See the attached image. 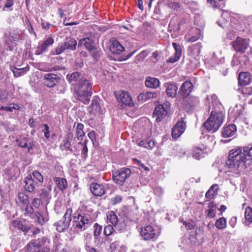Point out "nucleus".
Segmentation results:
<instances>
[{"mask_svg": "<svg viewBox=\"0 0 252 252\" xmlns=\"http://www.w3.org/2000/svg\"><path fill=\"white\" fill-rule=\"evenodd\" d=\"M7 98V93L5 91L0 90V101L4 102Z\"/></svg>", "mask_w": 252, "mask_h": 252, "instance_id": "obj_64", "label": "nucleus"}, {"mask_svg": "<svg viewBox=\"0 0 252 252\" xmlns=\"http://www.w3.org/2000/svg\"><path fill=\"white\" fill-rule=\"evenodd\" d=\"M111 52L115 54H120L125 50V48L117 40H115L110 47Z\"/></svg>", "mask_w": 252, "mask_h": 252, "instance_id": "obj_29", "label": "nucleus"}, {"mask_svg": "<svg viewBox=\"0 0 252 252\" xmlns=\"http://www.w3.org/2000/svg\"><path fill=\"white\" fill-rule=\"evenodd\" d=\"M149 52L147 50H144L137 55L134 59V63H138L143 61L144 59L149 55Z\"/></svg>", "mask_w": 252, "mask_h": 252, "instance_id": "obj_45", "label": "nucleus"}, {"mask_svg": "<svg viewBox=\"0 0 252 252\" xmlns=\"http://www.w3.org/2000/svg\"><path fill=\"white\" fill-rule=\"evenodd\" d=\"M186 128V122L185 118L182 117L172 129V136L174 139L180 137L185 131Z\"/></svg>", "mask_w": 252, "mask_h": 252, "instance_id": "obj_11", "label": "nucleus"}, {"mask_svg": "<svg viewBox=\"0 0 252 252\" xmlns=\"http://www.w3.org/2000/svg\"><path fill=\"white\" fill-rule=\"evenodd\" d=\"M232 45L235 51L244 53L249 46V41L246 39L238 37L234 41L232 42Z\"/></svg>", "mask_w": 252, "mask_h": 252, "instance_id": "obj_10", "label": "nucleus"}, {"mask_svg": "<svg viewBox=\"0 0 252 252\" xmlns=\"http://www.w3.org/2000/svg\"><path fill=\"white\" fill-rule=\"evenodd\" d=\"M24 183L25 184V189L29 192H33L35 189L36 186H38V182L34 181L31 175H29L25 178Z\"/></svg>", "mask_w": 252, "mask_h": 252, "instance_id": "obj_15", "label": "nucleus"}, {"mask_svg": "<svg viewBox=\"0 0 252 252\" xmlns=\"http://www.w3.org/2000/svg\"><path fill=\"white\" fill-rule=\"evenodd\" d=\"M192 84L190 81H185L181 86L180 92L182 96L186 97L192 89Z\"/></svg>", "mask_w": 252, "mask_h": 252, "instance_id": "obj_21", "label": "nucleus"}, {"mask_svg": "<svg viewBox=\"0 0 252 252\" xmlns=\"http://www.w3.org/2000/svg\"><path fill=\"white\" fill-rule=\"evenodd\" d=\"M16 142L19 147L22 148H27L28 149V152H30V150H32L34 146V144L30 142L28 143V138L26 137L17 139L16 140Z\"/></svg>", "mask_w": 252, "mask_h": 252, "instance_id": "obj_26", "label": "nucleus"}, {"mask_svg": "<svg viewBox=\"0 0 252 252\" xmlns=\"http://www.w3.org/2000/svg\"><path fill=\"white\" fill-rule=\"evenodd\" d=\"M252 160V145L233 149L229 152L226 165L236 173L243 172L247 161Z\"/></svg>", "mask_w": 252, "mask_h": 252, "instance_id": "obj_1", "label": "nucleus"}, {"mask_svg": "<svg viewBox=\"0 0 252 252\" xmlns=\"http://www.w3.org/2000/svg\"><path fill=\"white\" fill-rule=\"evenodd\" d=\"M172 46L175 50L174 55L180 58L182 54V49L180 45L174 42L172 43Z\"/></svg>", "mask_w": 252, "mask_h": 252, "instance_id": "obj_58", "label": "nucleus"}, {"mask_svg": "<svg viewBox=\"0 0 252 252\" xmlns=\"http://www.w3.org/2000/svg\"><path fill=\"white\" fill-rule=\"evenodd\" d=\"M12 70L14 73V76L16 77H18L22 75H24L27 71H28L29 67L17 68L15 67H13V68H12Z\"/></svg>", "mask_w": 252, "mask_h": 252, "instance_id": "obj_44", "label": "nucleus"}, {"mask_svg": "<svg viewBox=\"0 0 252 252\" xmlns=\"http://www.w3.org/2000/svg\"><path fill=\"white\" fill-rule=\"evenodd\" d=\"M43 127L44 129H42V131L44 132V136L47 139H48L50 136L49 127L47 124H44L43 125Z\"/></svg>", "mask_w": 252, "mask_h": 252, "instance_id": "obj_60", "label": "nucleus"}, {"mask_svg": "<svg viewBox=\"0 0 252 252\" xmlns=\"http://www.w3.org/2000/svg\"><path fill=\"white\" fill-rule=\"evenodd\" d=\"M54 181L59 189L63 191L67 188L68 184L65 178L55 177L54 178Z\"/></svg>", "mask_w": 252, "mask_h": 252, "instance_id": "obj_28", "label": "nucleus"}, {"mask_svg": "<svg viewBox=\"0 0 252 252\" xmlns=\"http://www.w3.org/2000/svg\"><path fill=\"white\" fill-rule=\"evenodd\" d=\"M165 85L167 95L171 97H175L177 94L178 87L173 83H167Z\"/></svg>", "mask_w": 252, "mask_h": 252, "instance_id": "obj_25", "label": "nucleus"}, {"mask_svg": "<svg viewBox=\"0 0 252 252\" xmlns=\"http://www.w3.org/2000/svg\"><path fill=\"white\" fill-rule=\"evenodd\" d=\"M32 219L34 220L40 225H43L48 220V218L44 216L38 211H35V213Z\"/></svg>", "mask_w": 252, "mask_h": 252, "instance_id": "obj_30", "label": "nucleus"}, {"mask_svg": "<svg viewBox=\"0 0 252 252\" xmlns=\"http://www.w3.org/2000/svg\"><path fill=\"white\" fill-rule=\"evenodd\" d=\"M114 228L112 225H108L104 227V234L105 236H109L113 233Z\"/></svg>", "mask_w": 252, "mask_h": 252, "instance_id": "obj_59", "label": "nucleus"}, {"mask_svg": "<svg viewBox=\"0 0 252 252\" xmlns=\"http://www.w3.org/2000/svg\"><path fill=\"white\" fill-rule=\"evenodd\" d=\"M118 101L125 106L132 107L134 103L130 94L126 91H120L116 94Z\"/></svg>", "mask_w": 252, "mask_h": 252, "instance_id": "obj_8", "label": "nucleus"}, {"mask_svg": "<svg viewBox=\"0 0 252 252\" xmlns=\"http://www.w3.org/2000/svg\"><path fill=\"white\" fill-rule=\"evenodd\" d=\"M186 101L190 107H193L199 103V98L195 96H190L187 98Z\"/></svg>", "mask_w": 252, "mask_h": 252, "instance_id": "obj_50", "label": "nucleus"}, {"mask_svg": "<svg viewBox=\"0 0 252 252\" xmlns=\"http://www.w3.org/2000/svg\"><path fill=\"white\" fill-rule=\"evenodd\" d=\"M220 115H221L220 117H221V119H220V123L221 125H222L223 122L224 115L221 111L217 110H212L210 116H212L213 118L214 117L213 121L215 122L217 121L218 116H220Z\"/></svg>", "mask_w": 252, "mask_h": 252, "instance_id": "obj_47", "label": "nucleus"}, {"mask_svg": "<svg viewBox=\"0 0 252 252\" xmlns=\"http://www.w3.org/2000/svg\"><path fill=\"white\" fill-rule=\"evenodd\" d=\"M209 209L206 210L207 213V216L210 218H213L216 216V207L213 202L208 203V206Z\"/></svg>", "mask_w": 252, "mask_h": 252, "instance_id": "obj_40", "label": "nucleus"}, {"mask_svg": "<svg viewBox=\"0 0 252 252\" xmlns=\"http://www.w3.org/2000/svg\"><path fill=\"white\" fill-rule=\"evenodd\" d=\"M4 41L5 45L8 50L12 51L16 46V44L12 41L11 38L7 35L6 33H4Z\"/></svg>", "mask_w": 252, "mask_h": 252, "instance_id": "obj_41", "label": "nucleus"}, {"mask_svg": "<svg viewBox=\"0 0 252 252\" xmlns=\"http://www.w3.org/2000/svg\"><path fill=\"white\" fill-rule=\"evenodd\" d=\"M170 107V102L166 101L163 104H159L155 108L153 116L156 117L157 122L161 121L166 116Z\"/></svg>", "mask_w": 252, "mask_h": 252, "instance_id": "obj_6", "label": "nucleus"}, {"mask_svg": "<svg viewBox=\"0 0 252 252\" xmlns=\"http://www.w3.org/2000/svg\"><path fill=\"white\" fill-rule=\"evenodd\" d=\"M243 112V108L241 104H236L234 107H231L229 109L228 113L232 115L234 118H237L240 116Z\"/></svg>", "mask_w": 252, "mask_h": 252, "instance_id": "obj_27", "label": "nucleus"}, {"mask_svg": "<svg viewBox=\"0 0 252 252\" xmlns=\"http://www.w3.org/2000/svg\"><path fill=\"white\" fill-rule=\"evenodd\" d=\"M73 225L75 229L83 231L88 228L92 223V217L86 211L78 208L72 215Z\"/></svg>", "mask_w": 252, "mask_h": 252, "instance_id": "obj_3", "label": "nucleus"}, {"mask_svg": "<svg viewBox=\"0 0 252 252\" xmlns=\"http://www.w3.org/2000/svg\"><path fill=\"white\" fill-rule=\"evenodd\" d=\"M245 218L246 219V223L250 224L252 222V208L247 207L245 209Z\"/></svg>", "mask_w": 252, "mask_h": 252, "instance_id": "obj_42", "label": "nucleus"}, {"mask_svg": "<svg viewBox=\"0 0 252 252\" xmlns=\"http://www.w3.org/2000/svg\"><path fill=\"white\" fill-rule=\"evenodd\" d=\"M215 226L219 229H223L226 227V220L224 217H221L217 220L215 223Z\"/></svg>", "mask_w": 252, "mask_h": 252, "instance_id": "obj_46", "label": "nucleus"}, {"mask_svg": "<svg viewBox=\"0 0 252 252\" xmlns=\"http://www.w3.org/2000/svg\"><path fill=\"white\" fill-rule=\"evenodd\" d=\"M90 113L93 115H100L103 113V110L101 109L98 102L96 99H93L92 103L91 106V110Z\"/></svg>", "mask_w": 252, "mask_h": 252, "instance_id": "obj_22", "label": "nucleus"}, {"mask_svg": "<svg viewBox=\"0 0 252 252\" xmlns=\"http://www.w3.org/2000/svg\"><path fill=\"white\" fill-rule=\"evenodd\" d=\"M127 223L128 221L127 220H120L114 226L116 230L119 231L120 232H123L126 230Z\"/></svg>", "mask_w": 252, "mask_h": 252, "instance_id": "obj_37", "label": "nucleus"}, {"mask_svg": "<svg viewBox=\"0 0 252 252\" xmlns=\"http://www.w3.org/2000/svg\"><path fill=\"white\" fill-rule=\"evenodd\" d=\"M77 41L72 38H66L63 43L59 44L51 53L52 55H60L65 50H75L76 48Z\"/></svg>", "mask_w": 252, "mask_h": 252, "instance_id": "obj_4", "label": "nucleus"}, {"mask_svg": "<svg viewBox=\"0 0 252 252\" xmlns=\"http://www.w3.org/2000/svg\"><path fill=\"white\" fill-rule=\"evenodd\" d=\"M208 99L210 102L209 106V110H210L212 107V110H217V108L219 107L220 105L217 96L215 94H212L210 98L208 97Z\"/></svg>", "mask_w": 252, "mask_h": 252, "instance_id": "obj_31", "label": "nucleus"}, {"mask_svg": "<svg viewBox=\"0 0 252 252\" xmlns=\"http://www.w3.org/2000/svg\"><path fill=\"white\" fill-rule=\"evenodd\" d=\"M236 126L234 124H231L224 126L222 130L221 135L224 138L234 136L236 132Z\"/></svg>", "mask_w": 252, "mask_h": 252, "instance_id": "obj_18", "label": "nucleus"}, {"mask_svg": "<svg viewBox=\"0 0 252 252\" xmlns=\"http://www.w3.org/2000/svg\"><path fill=\"white\" fill-rule=\"evenodd\" d=\"M72 209L71 208L67 209L63 219L70 222L72 219Z\"/></svg>", "mask_w": 252, "mask_h": 252, "instance_id": "obj_55", "label": "nucleus"}, {"mask_svg": "<svg viewBox=\"0 0 252 252\" xmlns=\"http://www.w3.org/2000/svg\"><path fill=\"white\" fill-rule=\"evenodd\" d=\"M252 76L248 72H240L238 76V83L241 86L249 85L252 81Z\"/></svg>", "mask_w": 252, "mask_h": 252, "instance_id": "obj_17", "label": "nucleus"}, {"mask_svg": "<svg viewBox=\"0 0 252 252\" xmlns=\"http://www.w3.org/2000/svg\"><path fill=\"white\" fill-rule=\"evenodd\" d=\"M19 201L24 205L29 204V196L23 192H19L18 194Z\"/></svg>", "mask_w": 252, "mask_h": 252, "instance_id": "obj_43", "label": "nucleus"}, {"mask_svg": "<svg viewBox=\"0 0 252 252\" xmlns=\"http://www.w3.org/2000/svg\"><path fill=\"white\" fill-rule=\"evenodd\" d=\"M82 77L81 74L78 72H74L72 73L71 74H68L66 76V79L68 80L69 83L71 84H73L75 82L79 81V80Z\"/></svg>", "mask_w": 252, "mask_h": 252, "instance_id": "obj_36", "label": "nucleus"}, {"mask_svg": "<svg viewBox=\"0 0 252 252\" xmlns=\"http://www.w3.org/2000/svg\"><path fill=\"white\" fill-rule=\"evenodd\" d=\"M137 143L139 146L149 149H151L155 146V141L150 138L137 141Z\"/></svg>", "mask_w": 252, "mask_h": 252, "instance_id": "obj_23", "label": "nucleus"}, {"mask_svg": "<svg viewBox=\"0 0 252 252\" xmlns=\"http://www.w3.org/2000/svg\"><path fill=\"white\" fill-rule=\"evenodd\" d=\"M75 135L79 140H82L85 135L84 131V125L81 123H78L75 127Z\"/></svg>", "mask_w": 252, "mask_h": 252, "instance_id": "obj_35", "label": "nucleus"}, {"mask_svg": "<svg viewBox=\"0 0 252 252\" xmlns=\"http://www.w3.org/2000/svg\"><path fill=\"white\" fill-rule=\"evenodd\" d=\"M12 225L25 232H27L30 229L28 221L25 220H14Z\"/></svg>", "mask_w": 252, "mask_h": 252, "instance_id": "obj_19", "label": "nucleus"}, {"mask_svg": "<svg viewBox=\"0 0 252 252\" xmlns=\"http://www.w3.org/2000/svg\"><path fill=\"white\" fill-rule=\"evenodd\" d=\"M122 200V197L120 195H117L111 199L112 204L114 205L119 203Z\"/></svg>", "mask_w": 252, "mask_h": 252, "instance_id": "obj_63", "label": "nucleus"}, {"mask_svg": "<svg viewBox=\"0 0 252 252\" xmlns=\"http://www.w3.org/2000/svg\"><path fill=\"white\" fill-rule=\"evenodd\" d=\"M94 239L95 240H99V236L101 234L102 231V226L100 225H99L98 223H95L94 225Z\"/></svg>", "mask_w": 252, "mask_h": 252, "instance_id": "obj_49", "label": "nucleus"}, {"mask_svg": "<svg viewBox=\"0 0 252 252\" xmlns=\"http://www.w3.org/2000/svg\"><path fill=\"white\" fill-rule=\"evenodd\" d=\"M60 80L61 77L54 73H49L43 77V83L48 88L54 87Z\"/></svg>", "mask_w": 252, "mask_h": 252, "instance_id": "obj_12", "label": "nucleus"}, {"mask_svg": "<svg viewBox=\"0 0 252 252\" xmlns=\"http://www.w3.org/2000/svg\"><path fill=\"white\" fill-rule=\"evenodd\" d=\"M221 115L218 116V119L216 122H214V118L212 116H209L207 121L204 123L205 128L209 132L214 133L217 131L220 126L221 125L220 123Z\"/></svg>", "mask_w": 252, "mask_h": 252, "instance_id": "obj_9", "label": "nucleus"}, {"mask_svg": "<svg viewBox=\"0 0 252 252\" xmlns=\"http://www.w3.org/2000/svg\"><path fill=\"white\" fill-rule=\"evenodd\" d=\"M88 140H85L84 142L80 141L78 142V144L80 145L82 147L81 150L82 157L84 158H86L87 157V153L88 149L87 146Z\"/></svg>", "mask_w": 252, "mask_h": 252, "instance_id": "obj_48", "label": "nucleus"}, {"mask_svg": "<svg viewBox=\"0 0 252 252\" xmlns=\"http://www.w3.org/2000/svg\"><path fill=\"white\" fill-rule=\"evenodd\" d=\"M63 143L61 145V148L62 150H68L71 152H73V149L71 148V142L64 139L63 141Z\"/></svg>", "mask_w": 252, "mask_h": 252, "instance_id": "obj_52", "label": "nucleus"}, {"mask_svg": "<svg viewBox=\"0 0 252 252\" xmlns=\"http://www.w3.org/2000/svg\"><path fill=\"white\" fill-rule=\"evenodd\" d=\"M201 45L200 43H196L189 47V54L194 60L196 65L199 63V54L200 53Z\"/></svg>", "mask_w": 252, "mask_h": 252, "instance_id": "obj_13", "label": "nucleus"}, {"mask_svg": "<svg viewBox=\"0 0 252 252\" xmlns=\"http://www.w3.org/2000/svg\"><path fill=\"white\" fill-rule=\"evenodd\" d=\"M107 222L111 223L114 226L118 222V218L113 211H109L107 214Z\"/></svg>", "mask_w": 252, "mask_h": 252, "instance_id": "obj_39", "label": "nucleus"}, {"mask_svg": "<svg viewBox=\"0 0 252 252\" xmlns=\"http://www.w3.org/2000/svg\"><path fill=\"white\" fill-rule=\"evenodd\" d=\"M32 175L33 177V179L36 180V182H38V184L39 183L41 184L43 183V177L38 171L34 170L32 173Z\"/></svg>", "mask_w": 252, "mask_h": 252, "instance_id": "obj_51", "label": "nucleus"}, {"mask_svg": "<svg viewBox=\"0 0 252 252\" xmlns=\"http://www.w3.org/2000/svg\"><path fill=\"white\" fill-rule=\"evenodd\" d=\"M146 87L151 88H156L159 85V81L155 78L147 77L145 82Z\"/></svg>", "mask_w": 252, "mask_h": 252, "instance_id": "obj_34", "label": "nucleus"}, {"mask_svg": "<svg viewBox=\"0 0 252 252\" xmlns=\"http://www.w3.org/2000/svg\"><path fill=\"white\" fill-rule=\"evenodd\" d=\"M242 59L240 57L234 56L231 62V65L233 66H236V68H239L241 66Z\"/></svg>", "mask_w": 252, "mask_h": 252, "instance_id": "obj_53", "label": "nucleus"}, {"mask_svg": "<svg viewBox=\"0 0 252 252\" xmlns=\"http://www.w3.org/2000/svg\"><path fill=\"white\" fill-rule=\"evenodd\" d=\"M218 185H212L210 189L206 192L205 197L208 199H211L217 193Z\"/></svg>", "mask_w": 252, "mask_h": 252, "instance_id": "obj_38", "label": "nucleus"}, {"mask_svg": "<svg viewBox=\"0 0 252 252\" xmlns=\"http://www.w3.org/2000/svg\"><path fill=\"white\" fill-rule=\"evenodd\" d=\"M242 93L245 96H249L252 94V88L251 87L243 88Z\"/></svg>", "mask_w": 252, "mask_h": 252, "instance_id": "obj_61", "label": "nucleus"}, {"mask_svg": "<svg viewBox=\"0 0 252 252\" xmlns=\"http://www.w3.org/2000/svg\"><path fill=\"white\" fill-rule=\"evenodd\" d=\"M70 222L66 220L62 219L56 223L57 230L60 232L64 231L68 229L69 226Z\"/></svg>", "mask_w": 252, "mask_h": 252, "instance_id": "obj_32", "label": "nucleus"}, {"mask_svg": "<svg viewBox=\"0 0 252 252\" xmlns=\"http://www.w3.org/2000/svg\"><path fill=\"white\" fill-rule=\"evenodd\" d=\"M94 40L92 37H86L80 39L78 42V46L84 45L89 51L94 49Z\"/></svg>", "mask_w": 252, "mask_h": 252, "instance_id": "obj_20", "label": "nucleus"}, {"mask_svg": "<svg viewBox=\"0 0 252 252\" xmlns=\"http://www.w3.org/2000/svg\"><path fill=\"white\" fill-rule=\"evenodd\" d=\"M27 251L28 252H36L39 248L34 245V242L32 240L27 245Z\"/></svg>", "mask_w": 252, "mask_h": 252, "instance_id": "obj_54", "label": "nucleus"}, {"mask_svg": "<svg viewBox=\"0 0 252 252\" xmlns=\"http://www.w3.org/2000/svg\"><path fill=\"white\" fill-rule=\"evenodd\" d=\"M47 240L46 237H43L41 238H39L37 240H33L34 242V245H35L39 249L43 246Z\"/></svg>", "mask_w": 252, "mask_h": 252, "instance_id": "obj_57", "label": "nucleus"}, {"mask_svg": "<svg viewBox=\"0 0 252 252\" xmlns=\"http://www.w3.org/2000/svg\"><path fill=\"white\" fill-rule=\"evenodd\" d=\"M131 173V171L128 168H122L119 170L113 172L112 179L117 184L122 185L128 179Z\"/></svg>", "mask_w": 252, "mask_h": 252, "instance_id": "obj_5", "label": "nucleus"}, {"mask_svg": "<svg viewBox=\"0 0 252 252\" xmlns=\"http://www.w3.org/2000/svg\"><path fill=\"white\" fill-rule=\"evenodd\" d=\"M205 149V147L204 146L194 147L192 149V157L196 159H199L203 157Z\"/></svg>", "mask_w": 252, "mask_h": 252, "instance_id": "obj_33", "label": "nucleus"}, {"mask_svg": "<svg viewBox=\"0 0 252 252\" xmlns=\"http://www.w3.org/2000/svg\"><path fill=\"white\" fill-rule=\"evenodd\" d=\"M51 189L50 187L47 189H42L41 192L40 193V199L43 202H45L46 204L49 202L51 198Z\"/></svg>", "mask_w": 252, "mask_h": 252, "instance_id": "obj_24", "label": "nucleus"}, {"mask_svg": "<svg viewBox=\"0 0 252 252\" xmlns=\"http://www.w3.org/2000/svg\"><path fill=\"white\" fill-rule=\"evenodd\" d=\"M90 189L91 192L95 196H101L105 193L104 186L96 183H92Z\"/></svg>", "mask_w": 252, "mask_h": 252, "instance_id": "obj_14", "label": "nucleus"}, {"mask_svg": "<svg viewBox=\"0 0 252 252\" xmlns=\"http://www.w3.org/2000/svg\"><path fill=\"white\" fill-rule=\"evenodd\" d=\"M78 99L88 104L92 94V83L84 77H82L75 88Z\"/></svg>", "mask_w": 252, "mask_h": 252, "instance_id": "obj_2", "label": "nucleus"}, {"mask_svg": "<svg viewBox=\"0 0 252 252\" xmlns=\"http://www.w3.org/2000/svg\"><path fill=\"white\" fill-rule=\"evenodd\" d=\"M41 203L42 200L40 198H34L32 201V207H34L35 208H38Z\"/></svg>", "mask_w": 252, "mask_h": 252, "instance_id": "obj_62", "label": "nucleus"}, {"mask_svg": "<svg viewBox=\"0 0 252 252\" xmlns=\"http://www.w3.org/2000/svg\"><path fill=\"white\" fill-rule=\"evenodd\" d=\"M54 41V39L52 37H48L40 46L37 47L35 54L40 55L46 52L49 46L53 44Z\"/></svg>", "mask_w": 252, "mask_h": 252, "instance_id": "obj_16", "label": "nucleus"}, {"mask_svg": "<svg viewBox=\"0 0 252 252\" xmlns=\"http://www.w3.org/2000/svg\"><path fill=\"white\" fill-rule=\"evenodd\" d=\"M140 233L145 241H155L158 237L156 229L151 225H147L141 228Z\"/></svg>", "mask_w": 252, "mask_h": 252, "instance_id": "obj_7", "label": "nucleus"}, {"mask_svg": "<svg viewBox=\"0 0 252 252\" xmlns=\"http://www.w3.org/2000/svg\"><path fill=\"white\" fill-rule=\"evenodd\" d=\"M26 205L27 206L25 208V216H28L32 219V216H33V215L35 213V212L34 211V209L33 208L32 206H30L29 205Z\"/></svg>", "mask_w": 252, "mask_h": 252, "instance_id": "obj_56", "label": "nucleus"}]
</instances>
